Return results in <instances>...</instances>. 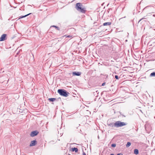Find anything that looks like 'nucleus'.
<instances>
[{"label": "nucleus", "mask_w": 155, "mask_h": 155, "mask_svg": "<svg viewBox=\"0 0 155 155\" xmlns=\"http://www.w3.org/2000/svg\"><path fill=\"white\" fill-rule=\"evenodd\" d=\"M75 8L78 11L82 13H84L86 12L85 8L83 7L82 4L81 3H77Z\"/></svg>", "instance_id": "f257e3e1"}, {"label": "nucleus", "mask_w": 155, "mask_h": 155, "mask_svg": "<svg viewBox=\"0 0 155 155\" xmlns=\"http://www.w3.org/2000/svg\"><path fill=\"white\" fill-rule=\"evenodd\" d=\"M58 92L61 96L65 97H67L69 93L66 91L65 90L63 89H59L58 90Z\"/></svg>", "instance_id": "f03ea898"}, {"label": "nucleus", "mask_w": 155, "mask_h": 155, "mask_svg": "<svg viewBox=\"0 0 155 155\" xmlns=\"http://www.w3.org/2000/svg\"><path fill=\"white\" fill-rule=\"evenodd\" d=\"M116 127H122L126 125L127 124L124 122H122L120 121H118L115 122Z\"/></svg>", "instance_id": "7ed1b4c3"}, {"label": "nucleus", "mask_w": 155, "mask_h": 155, "mask_svg": "<svg viewBox=\"0 0 155 155\" xmlns=\"http://www.w3.org/2000/svg\"><path fill=\"white\" fill-rule=\"evenodd\" d=\"M7 35L6 34H3L1 35L0 38V41H2L5 40L6 39Z\"/></svg>", "instance_id": "20e7f679"}, {"label": "nucleus", "mask_w": 155, "mask_h": 155, "mask_svg": "<svg viewBox=\"0 0 155 155\" xmlns=\"http://www.w3.org/2000/svg\"><path fill=\"white\" fill-rule=\"evenodd\" d=\"M38 133V132L37 131H32L30 134V136L31 137H33L36 136Z\"/></svg>", "instance_id": "39448f33"}, {"label": "nucleus", "mask_w": 155, "mask_h": 155, "mask_svg": "<svg viewBox=\"0 0 155 155\" xmlns=\"http://www.w3.org/2000/svg\"><path fill=\"white\" fill-rule=\"evenodd\" d=\"M37 144V141L36 140H33L31 141V143L29 145L30 147L35 146Z\"/></svg>", "instance_id": "423d86ee"}, {"label": "nucleus", "mask_w": 155, "mask_h": 155, "mask_svg": "<svg viewBox=\"0 0 155 155\" xmlns=\"http://www.w3.org/2000/svg\"><path fill=\"white\" fill-rule=\"evenodd\" d=\"M116 123H110L109 124H108V125L110 127H116Z\"/></svg>", "instance_id": "0eeeda50"}, {"label": "nucleus", "mask_w": 155, "mask_h": 155, "mask_svg": "<svg viewBox=\"0 0 155 155\" xmlns=\"http://www.w3.org/2000/svg\"><path fill=\"white\" fill-rule=\"evenodd\" d=\"M72 74L73 75L77 76H80L81 74L80 72H73Z\"/></svg>", "instance_id": "6e6552de"}, {"label": "nucleus", "mask_w": 155, "mask_h": 155, "mask_svg": "<svg viewBox=\"0 0 155 155\" xmlns=\"http://www.w3.org/2000/svg\"><path fill=\"white\" fill-rule=\"evenodd\" d=\"M72 151L73 152L75 151L76 153L78 152V149L76 147H74L72 148Z\"/></svg>", "instance_id": "1a4fd4ad"}, {"label": "nucleus", "mask_w": 155, "mask_h": 155, "mask_svg": "<svg viewBox=\"0 0 155 155\" xmlns=\"http://www.w3.org/2000/svg\"><path fill=\"white\" fill-rule=\"evenodd\" d=\"M111 22H107L103 23V25L104 26L110 25L111 24Z\"/></svg>", "instance_id": "9d476101"}, {"label": "nucleus", "mask_w": 155, "mask_h": 155, "mask_svg": "<svg viewBox=\"0 0 155 155\" xmlns=\"http://www.w3.org/2000/svg\"><path fill=\"white\" fill-rule=\"evenodd\" d=\"M56 100V98H49V99H48V100L51 102H53L54 101H55Z\"/></svg>", "instance_id": "9b49d317"}, {"label": "nucleus", "mask_w": 155, "mask_h": 155, "mask_svg": "<svg viewBox=\"0 0 155 155\" xmlns=\"http://www.w3.org/2000/svg\"><path fill=\"white\" fill-rule=\"evenodd\" d=\"M31 13H29L28 14L26 15H24V16H20L19 17V19H20V18H25V17H27V16H28V15H29Z\"/></svg>", "instance_id": "f8f14e48"}, {"label": "nucleus", "mask_w": 155, "mask_h": 155, "mask_svg": "<svg viewBox=\"0 0 155 155\" xmlns=\"http://www.w3.org/2000/svg\"><path fill=\"white\" fill-rule=\"evenodd\" d=\"M139 153V151L138 149H135L134 150V153L136 154H137Z\"/></svg>", "instance_id": "ddd939ff"}, {"label": "nucleus", "mask_w": 155, "mask_h": 155, "mask_svg": "<svg viewBox=\"0 0 155 155\" xmlns=\"http://www.w3.org/2000/svg\"><path fill=\"white\" fill-rule=\"evenodd\" d=\"M150 77H155V72L151 73L150 74Z\"/></svg>", "instance_id": "4468645a"}, {"label": "nucleus", "mask_w": 155, "mask_h": 155, "mask_svg": "<svg viewBox=\"0 0 155 155\" xmlns=\"http://www.w3.org/2000/svg\"><path fill=\"white\" fill-rule=\"evenodd\" d=\"M131 144V143L130 142H128L127 143L126 145V146L127 147H128L129 146H130Z\"/></svg>", "instance_id": "2eb2a0df"}, {"label": "nucleus", "mask_w": 155, "mask_h": 155, "mask_svg": "<svg viewBox=\"0 0 155 155\" xmlns=\"http://www.w3.org/2000/svg\"><path fill=\"white\" fill-rule=\"evenodd\" d=\"M51 27H55V28L58 30H60V28L59 27H58L57 26H55V25H53L52 26H51Z\"/></svg>", "instance_id": "dca6fc26"}, {"label": "nucleus", "mask_w": 155, "mask_h": 155, "mask_svg": "<svg viewBox=\"0 0 155 155\" xmlns=\"http://www.w3.org/2000/svg\"><path fill=\"white\" fill-rule=\"evenodd\" d=\"M64 36L66 38H71V37H72V36H71L70 35H64Z\"/></svg>", "instance_id": "f3484780"}, {"label": "nucleus", "mask_w": 155, "mask_h": 155, "mask_svg": "<svg viewBox=\"0 0 155 155\" xmlns=\"http://www.w3.org/2000/svg\"><path fill=\"white\" fill-rule=\"evenodd\" d=\"M116 146V145L115 143H113L111 145V146L113 147H115Z\"/></svg>", "instance_id": "a211bd4d"}, {"label": "nucleus", "mask_w": 155, "mask_h": 155, "mask_svg": "<svg viewBox=\"0 0 155 155\" xmlns=\"http://www.w3.org/2000/svg\"><path fill=\"white\" fill-rule=\"evenodd\" d=\"M115 78L117 80L119 79L118 76L117 75H115Z\"/></svg>", "instance_id": "6ab92c4d"}, {"label": "nucleus", "mask_w": 155, "mask_h": 155, "mask_svg": "<svg viewBox=\"0 0 155 155\" xmlns=\"http://www.w3.org/2000/svg\"><path fill=\"white\" fill-rule=\"evenodd\" d=\"M105 84V83L104 82V83H103L102 84V86H104Z\"/></svg>", "instance_id": "aec40b11"}, {"label": "nucleus", "mask_w": 155, "mask_h": 155, "mask_svg": "<svg viewBox=\"0 0 155 155\" xmlns=\"http://www.w3.org/2000/svg\"><path fill=\"white\" fill-rule=\"evenodd\" d=\"M117 155H123V154L122 153H118Z\"/></svg>", "instance_id": "412c9836"}, {"label": "nucleus", "mask_w": 155, "mask_h": 155, "mask_svg": "<svg viewBox=\"0 0 155 155\" xmlns=\"http://www.w3.org/2000/svg\"><path fill=\"white\" fill-rule=\"evenodd\" d=\"M83 155H86V154L85 153V152H83Z\"/></svg>", "instance_id": "4be33fe9"}, {"label": "nucleus", "mask_w": 155, "mask_h": 155, "mask_svg": "<svg viewBox=\"0 0 155 155\" xmlns=\"http://www.w3.org/2000/svg\"><path fill=\"white\" fill-rule=\"evenodd\" d=\"M145 19V18H142L139 21H141V20H142L143 19Z\"/></svg>", "instance_id": "5701e85b"}, {"label": "nucleus", "mask_w": 155, "mask_h": 155, "mask_svg": "<svg viewBox=\"0 0 155 155\" xmlns=\"http://www.w3.org/2000/svg\"><path fill=\"white\" fill-rule=\"evenodd\" d=\"M97 137H98V139H99V135Z\"/></svg>", "instance_id": "b1692460"}, {"label": "nucleus", "mask_w": 155, "mask_h": 155, "mask_svg": "<svg viewBox=\"0 0 155 155\" xmlns=\"http://www.w3.org/2000/svg\"><path fill=\"white\" fill-rule=\"evenodd\" d=\"M105 76H106V77H108V75L106 74Z\"/></svg>", "instance_id": "393cba45"}, {"label": "nucleus", "mask_w": 155, "mask_h": 155, "mask_svg": "<svg viewBox=\"0 0 155 155\" xmlns=\"http://www.w3.org/2000/svg\"><path fill=\"white\" fill-rule=\"evenodd\" d=\"M98 92V91H96V93H97V94L98 93H97V92Z\"/></svg>", "instance_id": "a878e982"}, {"label": "nucleus", "mask_w": 155, "mask_h": 155, "mask_svg": "<svg viewBox=\"0 0 155 155\" xmlns=\"http://www.w3.org/2000/svg\"><path fill=\"white\" fill-rule=\"evenodd\" d=\"M110 155H114V154H110Z\"/></svg>", "instance_id": "bb28decb"}, {"label": "nucleus", "mask_w": 155, "mask_h": 155, "mask_svg": "<svg viewBox=\"0 0 155 155\" xmlns=\"http://www.w3.org/2000/svg\"><path fill=\"white\" fill-rule=\"evenodd\" d=\"M122 18H120L119 20H120V19H122Z\"/></svg>", "instance_id": "cd10ccee"}, {"label": "nucleus", "mask_w": 155, "mask_h": 155, "mask_svg": "<svg viewBox=\"0 0 155 155\" xmlns=\"http://www.w3.org/2000/svg\"><path fill=\"white\" fill-rule=\"evenodd\" d=\"M104 4V3H103V4H102V5H103V4Z\"/></svg>", "instance_id": "c85d7f7f"}, {"label": "nucleus", "mask_w": 155, "mask_h": 155, "mask_svg": "<svg viewBox=\"0 0 155 155\" xmlns=\"http://www.w3.org/2000/svg\"><path fill=\"white\" fill-rule=\"evenodd\" d=\"M68 155H71V154H69Z\"/></svg>", "instance_id": "c756f323"}]
</instances>
